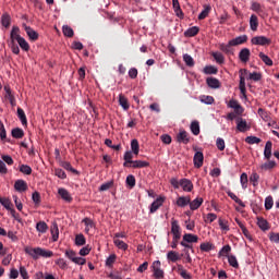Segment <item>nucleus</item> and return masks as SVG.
I'll list each match as a JSON object with an SVG mask.
<instances>
[{"label":"nucleus","mask_w":279,"mask_h":279,"mask_svg":"<svg viewBox=\"0 0 279 279\" xmlns=\"http://www.w3.org/2000/svg\"><path fill=\"white\" fill-rule=\"evenodd\" d=\"M24 252H25V254H28V256H32V258H34V260H38V258H40V256L43 258H51V256H53V252L47 251L41 247L33 248V247L26 246Z\"/></svg>","instance_id":"1"},{"label":"nucleus","mask_w":279,"mask_h":279,"mask_svg":"<svg viewBox=\"0 0 279 279\" xmlns=\"http://www.w3.org/2000/svg\"><path fill=\"white\" fill-rule=\"evenodd\" d=\"M170 184L173 189H180L181 186L185 193H191L193 191V182L189 179H181L179 181L178 179L172 178Z\"/></svg>","instance_id":"2"},{"label":"nucleus","mask_w":279,"mask_h":279,"mask_svg":"<svg viewBox=\"0 0 279 279\" xmlns=\"http://www.w3.org/2000/svg\"><path fill=\"white\" fill-rule=\"evenodd\" d=\"M65 256L72 260V263H75V265H86V258L77 257V253L73 250L65 251Z\"/></svg>","instance_id":"3"},{"label":"nucleus","mask_w":279,"mask_h":279,"mask_svg":"<svg viewBox=\"0 0 279 279\" xmlns=\"http://www.w3.org/2000/svg\"><path fill=\"white\" fill-rule=\"evenodd\" d=\"M162 264L160 260H155L151 265L153 274L155 279L165 278V270H162Z\"/></svg>","instance_id":"4"},{"label":"nucleus","mask_w":279,"mask_h":279,"mask_svg":"<svg viewBox=\"0 0 279 279\" xmlns=\"http://www.w3.org/2000/svg\"><path fill=\"white\" fill-rule=\"evenodd\" d=\"M252 45H259L260 47H266L271 45V39L265 36H255L251 39Z\"/></svg>","instance_id":"5"},{"label":"nucleus","mask_w":279,"mask_h":279,"mask_svg":"<svg viewBox=\"0 0 279 279\" xmlns=\"http://www.w3.org/2000/svg\"><path fill=\"white\" fill-rule=\"evenodd\" d=\"M193 162L196 169H202V167H204V153L196 151L194 155Z\"/></svg>","instance_id":"6"},{"label":"nucleus","mask_w":279,"mask_h":279,"mask_svg":"<svg viewBox=\"0 0 279 279\" xmlns=\"http://www.w3.org/2000/svg\"><path fill=\"white\" fill-rule=\"evenodd\" d=\"M21 38V28H19V26H13L10 34V43H19Z\"/></svg>","instance_id":"7"},{"label":"nucleus","mask_w":279,"mask_h":279,"mask_svg":"<svg viewBox=\"0 0 279 279\" xmlns=\"http://www.w3.org/2000/svg\"><path fill=\"white\" fill-rule=\"evenodd\" d=\"M250 130V125H247V121L243 118L236 119V131L238 132H247Z\"/></svg>","instance_id":"8"},{"label":"nucleus","mask_w":279,"mask_h":279,"mask_svg":"<svg viewBox=\"0 0 279 279\" xmlns=\"http://www.w3.org/2000/svg\"><path fill=\"white\" fill-rule=\"evenodd\" d=\"M4 90L5 99H8L12 108H14V106H16V98L14 97V94H12V89L10 88V86H4Z\"/></svg>","instance_id":"9"},{"label":"nucleus","mask_w":279,"mask_h":279,"mask_svg":"<svg viewBox=\"0 0 279 279\" xmlns=\"http://www.w3.org/2000/svg\"><path fill=\"white\" fill-rule=\"evenodd\" d=\"M178 143H183V145H189L191 143V138L189 137V133L186 131H181L177 135Z\"/></svg>","instance_id":"10"},{"label":"nucleus","mask_w":279,"mask_h":279,"mask_svg":"<svg viewBox=\"0 0 279 279\" xmlns=\"http://www.w3.org/2000/svg\"><path fill=\"white\" fill-rule=\"evenodd\" d=\"M171 233L175 239H181L182 232L180 231V225L178 223V220H172L171 222Z\"/></svg>","instance_id":"11"},{"label":"nucleus","mask_w":279,"mask_h":279,"mask_svg":"<svg viewBox=\"0 0 279 279\" xmlns=\"http://www.w3.org/2000/svg\"><path fill=\"white\" fill-rule=\"evenodd\" d=\"M58 194L60 195L61 198H63L64 202H68V204H71L73 202V197L71 196V193L66 191V189H59Z\"/></svg>","instance_id":"12"},{"label":"nucleus","mask_w":279,"mask_h":279,"mask_svg":"<svg viewBox=\"0 0 279 279\" xmlns=\"http://www.w3.org/2000/svg\"><path fill=\"white\" fill-rule=\"evenodd\" d=\"M162 204H165V198L163 197H158L156 201H154L150 205V209L149 213L154 214L158 210V208H160V206H162Z\"/></svg>","instance_id":"13"},{"label":"nucleus","mask_w":279,"mask_h":279,"mask_svg":"<svg viewBox=\"0 0 279 279\" xmlns=\"http://www.w3.org/2000/svg\"><path fill=\"white\" fill-rule=\"evenodd\" d=\"M206 84L209 86V88H221V82L213 76L206 78Z\"/></svg>","instance_id":"14"},{"label":"nucleus","mask_w":279,"mask_h":279,"mask_svg":"<svg viewBox=\"0 0 279 279\" xmlns=\"http://www.w3.org/2000/svg\"><path fill=\"white\" fill-rule=\"evenodd\" d=\"M172 8L179 19H184V12H182L179 0H172Z\"/></svg>","instance_id":"15"},{"label":"nucleus","mask_w":279,"mask_h":279,"mask_svg":"<svg viewBox=\"0 0 279 279\" xmlns=\"http://www.w3.org/2000/svg\"><path fill=\"white\" fill-rule=\"evenodd\" d=\"M232 47H234V45L231 44V40H229L228 44H219L220 51H222L227 56H230V53H233Z\"/></svg>","instance_id":"16"},{"label":"nucleus","mask_w":279,"mask_h":279,"mask_svg":"<svg viewBox=\"0 0 279 279\" xmlns=\"http://www.w3.org/2000/svg\"><path fill=\"white\" fill-rule=\"evenodd\" d=\"M50 232L52 241L56 242L60 238V229L58 228V222H53L50 227Z\"/></svg>","instance_id":"17"},{"label":"nucleus","mask_w":279,"mask_h":279,"mask_svg":"<svg viewBox=\"0 0 279 279\" xmlns=\"http://www.w3.org/2000/svg\"><path fill=\"white\" fill-rule=\"evenodd\" d=\"M177 272L183 279H193V276H191V274H189V271H186V269H184V266L182 265L177 266Z\"/></svg>","instance_id":"18"},{"label":"nucleus","mask_w":279,"mask_h":279,"mask_svg":"<svg viewBox=\"0 0 279 279\" xmlns=\"http://www.w3.org/2000/svg\"><path fill=\"white\" fill-rule=\"evenodd\" d=\"M14 189L15 191H19V193H23L27 190V182H25L24 180H17L14 183Z\"/></svg>","instance_id":"19"},{"label":"nucleus","mask_w":279,"mask_h":279,"mask_svg":"<svg viewBox=\"0 0 279 279\" xmlns=\"http://www.w3.org/2000/svg\"><path fill=\"white\" fill-rule=\"evenodd\" d=\"M228 107L233 108V110H235L236 114H243V107H241L239 105V101L232 99L229 101Z\"/></svg>","instance_id":"20"},{"label":"nucleus","mask_w":279,"mask_h":279,"mask_svg":"<svg viewBox=\"0 0 279 279\" xmlns=\"http://www.w3.org/2000/svg\"><path fill=\"white\" fill-rule=\"evenodd\" d=\"M191 204V197L189 196H180L177 199V206L180 208H184L185 206H189Z\"/></svg>","instance_id":"21"},{"label":"nucleus","mask_w":279,"mask_h":279,"mask_svg":"<svg viewBox=\"0 0 279 279\" xmlns=\"http://www.w3.org/2000/svg\"><path fill=\"white\" fill-rule=\"evenodd\" d=\"M244 43H247V35H241L231 39V45H233V47H238V45H244Z\"/></svg>","instance_id":"22"},{"label":"nucleus","mask_w":279,"mask_h":279,"mask_svg":"<svg viewBox=\"0 0 279 279\" xmlns=\"http://www.w3.org/2000/svg\"><path fill=\"white\" fill-rule=\"evenodd\" d=\"M239 88H240L241 95L244 97V99H247V95H246L247 90L245 88V76H243V73H241V75H240Z\"/></svg>","instance_id":"23"},{"label":"nucleus","mask_w":279,"mask_h":279,"mask_svg":"<svg viewBox=\"0 0 279 279\" xmlns=\"http://www.w3.org/2000/svg\"><path fill=\"white\" fill-rule=\"evenodd\" d=\"M250 56H251V52H250L248 48H243L239 53V58H240L241 62H248Z\"/></svg>","instance_id":"24"},{"label":"nucleus","mask_w":279,"mask_h":279,"mask_svg":"<svg viewBox=\"0 0 279 279\" xmlns=\"http://www.w3.org/2000/svg\"><path fill=\"white\" fill-rule=\"evenodd\" d=\"M250 27L252 32H257L258 31V16L256 14H252L250 17Z\"/></svg>","instance_id":"25"},{"label":"nucleus","mask_w":279,"mask_h":279,"mask_svg":"<svg viewBox=\"0 0 279 279\" xmlns=\"http://www.w3.org/2000/svg\"><path fill=\"white\" fill-rule=\"evenodd\" d=\"M272 147H274V144L271 143V141L266 142L265 149H264V157L266 158V160H270Z\"/></svg>","instance_id":"26"},{"label":"nucleus","mask_w":279,"mask_h":279,"mask_svg":"<svg viewBox=\"0 0 279 279\" xmlns=\"http://www.w3.org/2000/svg\"><path fill=\"white\" fill-rule=\"evenodd\" d=\"M130 167H132V169H145V167H149V162L143 160H135L132 161Z\"/></svg>","instance_id":"27"},{"label":"nucleus","mask_w":279,"mask_h":279,"mask_svg":"<svg viewBox=\"0 0 279 279\" xmlns=\"http://www.w3.org/2000/svg\"><path fill=\"white\" fill-rule=\"evenodd\" d=\"M199 34V27L193 26L190 27L187 31L184 32V36L186 38H193V36H197Z\"/></svg>","instance_id":"28"},{"label":"nucleus","mask_w":279,"mask_h":279,"mask_svg":"<svg viewBox=\"0 0 279 279\" xmlns=\"http://www.w3.org/2000/svg\"><path fill=\"white\" fill-rule=\"evenodd\" d=\"M202 204H204V198H202V197H197L192 202H191V198H190V208L192 210H197V208H199V206H202Z\"/></svg>","instance_id":"29"},{"label":"nucleus","mask_w":279,"mask_h":279,"mask_svg":"<svg viewBox=\"0 0 279 279\" xmlns=\"http://www.w3.org/2000/svg\"><path fill=\"white\" fill-rule=\"evenodd\" d=\"M203 73H205V75H217V73H219V70L215 65H206L203 69Z\"/></svg>","instance_id":"30"},{"label":"nucleus","mask_w":279,"mask_h":279,"mask_svg":"<svg viewBox=\"0 0 279 279\" xmlns=\"http://www.w3.org/2000/svg\"><path fill=\"white\" fill-rule=\"evenodd\" d=\"M25 32H26L28 38H31L33 41L38 40V33L36 31H34V28H32L29 26H25Z\"/></svg>","instance_id":"31"},{"label":"nucleus","mask_w":279,"mask_h":279,"mask_svg":"<svg viewBox=\"0 0 279 279\" xmlns=\"http://www.w3.org/2000/svg\"><path fill=\"white\" fill-rule=\"evenodd\" d=\"M167 258L168 260H171V263H178V260H180L182 256H180V254L175 251H170L167 254Z\"/></svg>","instance_id":"32"},{"label":"nucleus","mask_w":279,"mask_h":279,"mask_svg":"<svg viewBox=\"0 0 279 279\" xmlns=\"http://www.w3.org/2000/svg\"><path fill=\"white\" fill-rule=\"evenodd\" d=\"M183 241H185L186 243H197V241H199V238L193 233H185L183 235Z\"/></svg>","instance_id":"33"},{"label":"nucleus","mask_w":279,"mask_h":279,"mask_svg":"<svg viewBox=\"0 0 279 279\" xmlns=\"http://www.w3.org/2000/svg\"><path fill=\"white\" fill-rule=\"evenodd\" d=\"M119 104L123 110H130V102H128V98L123 94L119 95Z\"/></svg>","instance_id":"34"},{"label":"nucleus","mask_w":279,"mask_h":279,"mask_svg":"<svg viewBox=\"0 0 279 279\" xmlns=\"http://www.w3.org/2000/svg\"><path fill=\"white\" fill-rule=\"evenodd\" d=\"M17 117L22 125H27V116H25V111L21 107L17 108Z\"/></svg>","instance_id":"35"},{"label":"nucleus","mask_w":279,"mask_h":279,"mask_svg":"<svg viewBox=\"0 0 279 279\" xmlns=\"http://www.w3.org/2000/svg\"><path fill=\"white\" fill-rule=\"evenodd\" d=\"M11 135L13 138H23L25 136V132L21 128H15L11 131Z\"/></svg>","instance_id":"36"},{"label":"nucleus","mask_w":279,"mask_h":279,"mask_svg":"<svg viewBox=\"0 0 279 279\" xmlns=\"http://www.w3.org/2000/svg\"><path fill=\"white\" fill-rule=\"evenodd\" d=\"M36 230H37V232L45 234V232H47V230H49V226H47V222H45V221H39L36 225Z\"/></svg>","instance_id":"37"},{"label":"nucleus","mask_w":279,"mask_h":279,"mask_svg":"<svg viewBox=\"0 0 279 279\" xmlns=\"http://www.w3.org/2000/svg\"><path fill=\"white\" fill-rule=\"evenodd\" d=\"M227 195L233 199V202H235V204H239V206H241L242 208H245V203H243V201H241V198L236 197V194H234L233 192L229 191L227 192Z\"/></svg>","instance_id":"38"},{"label":"nucleus","mask_w":279,"mask_h":279,"mask_svg":"<svg viewBox=\"0 0 279 279\" xmlns=\"http://www.w3.org/2000/svg\"><path fill=\"white\" fill-rule=\"evenodd\" d=\"M257 226L260 228L264 232L269 230V222L265 220V218H257Z\"/></svg>","instance_id":"39"},{"label":"nucleus","mask_w":279,"mask_h":279,"mask_svg":"<svg viewBox=\"0 0 279 279\" xmlns=\"http://www.w3.org/2000/svg\"><path fill=\"white\" fill-rule=\"evenodd\" d=\"M131 149L135 156H138V151H141V145L138 144V140L131 141Z\"/></svg>","instance_id":"40"},{"label":"nucleus","mask_w":279,"mask_h":279,"mask_svg":"<svg viewBox=\"0 0 279 279\" xmlns=\"http://www.w3.org/2000/svg\"><path fill=\"white\" fill-rule=\"evenodd\" d=\"M210 10H213L210 5H205L204 10L198 14V21H204L210 14Z\"/></svg>","instance_id":"41"},{"label":"nucleus","mask_w":279,"mask_h":279,"mask_svg":"<svg viewBox=\"0 0 279 279\" xmlns=\"http://www.w3.org/2000/svg\"><path fill=\"white\" fill-rule=\"evenodd\" d=\"M259 58L267 66H274V61L265 52H259Z\"/></svg>","instance_id":"42"},{"label":"nucleus","mask_w":279,"mask_h":279,"mask_svg":"<svg viewBox=\"0 0 279 279\" xmlns=\"http://www.w3.org/2000/svg\"><path fill=\"white\" fill-rule=\"evenodd\" d=\"M0 204L7 209V210H13L12 208V202L7 197H0Z\"/></svg>","instance_id":"43"},{"label":"nucleus","mask_w":279,"mask_h":279,"mask_svg":"<svg viewBox=\"0 0 279 279\" xmlns=\"http://www.w3.org/2000/svg\"><path fill=\"white\" fill-rule=\"evenodd\" d=\"M62 33L64 36H66V38H73L74 36V32H73V28H71V26L69 25H63L62 26Z\"/></svg>","instance_id":"44"},{"label":"nucleus","mask_w":279,"mask_h":279,"mask_svg":"<svg viewBox=\"0 0 279 279\" xmlns=\"http://www.w3.org/2000/svg\"><path fill=\"white\" fill-rule=\"evenodd\" d=\"M133 158H134V155L132 154V151H126L124 154L125 162L123 163V167H130V165H132V162H134V160H132Z\"/></svg>","instance_id":"45"},{"label":"nucleus","mask_w":279,"mask_h":279,"mask_svg":"<svg viewBox=\"0 0 279 279\" xmlns=\"http://www.w3.org/2000/svg\"><path fill=\"white\" fill-rule=\"evenodd\" d=\"M213 58L216 60L217 64H223L226 62V57L221 52H213Z\"/></svg>","instance_id":"46"},{"label":"nucleus","mask_w":279,"mask_h":279,"mask_svg":"<svg viewBox=\"0 0 279 279\" xmlns=\"http://www.w3.org/2000/svg\"><path fill=\"white\" fill-rule=\"evenodd\" d=\"M113 243L118 250H123V252L128 250V243L123 242L122 240L113 239Z\"/></svg>","instance_id":"47"},{"label":"nucleus","mask_w":279,"mask_h":279,"mask_svg":"<svg viewBox=\"0 0 279 279\" xmlns=\"http://www.w3.org/2000/svg\"><path fill=\"white\" fill-rule=\"evenodd\" d=\"M75 245H77L78 247H82V245H86V238L84 236V234H76Z\"/></svg>","instance_id":"48"},{"label":"nucleus","mask_w":279,"mask_h":279,"mask_svg":"<svg viewBox=\"0 0 279 279\" xmlns=\"http://www.w3.org/2000/svg\"><path fill=\"white\" fill-rule=\"evenodd\" d=\"M61 167L63 169H65L66 171H71V173H75V175L80 174V172L77 170H75V168H73V166H71V162H69V161L62 162Z\"/></svg>","instance_id":"49"},{"label":"nucleus","mask_w":279,"mask_h":279,"mask_svg":"<svg viewBox=\"0 0 279 279\" xmlns=\"http://www.w3.org/2000/svg\"><path fill=\"white\" fill-rule=\"evenodd\" d=\"M191 132L194 134V136H199V122L193 121L191 123Z\"/></svg>","instance_id":"50"},{"label":"nucleus","mask_w":279,"mask_h":279,"mask_svg":"<svg viewBox=\"0 0 279 279\" xmlns=\"http://www.w3.org/2000/svg\"><path fill=\"white\" fill-rule=\"evenodd\" d=\"M228 263L234 269H239V260H236V256L228 255Z\"/></svg>","instance_id":"51"},{"label":"nucleus","mask_w":279,"mask_h":279,"mask_svg":"<svg viewBox=\"0 0 279 279\" xmlns=\"http://www.w3.org/2000/svg\"><path fill=\"white\" fill-rule=\"evenodd\" d=\"M183 61L185 62L186 66H195V60L189 53L183 54Z\"/></svg>","instance_id":"52"},{"label":"nucleus","mask_w":279,"mask_h":279,"mask_svg":"<svg viewBox=\"0 0 279 279\" xmlns=\"http://www.w3.org/2000/svg\"><path fill=\"white\" fill-rule=\"evenodd\" d=\"M257 114H259V117H260V119H263V121H269L271 119V117L269 116V112H267L263 108L258 109Z\"/></svg>","instance_id":"53"},{"label":"nucleus","mask_w":279,"mask_h":279,"mask_svg":"<svg viewBox=\"0 0 279 279\" xmlns=\"http://www.w3.org/2000/svg\"><path fill=\"white\" fill-rule=\"evenodd\" d=\"M218 223L221 230H223L225 232H230V226L228 225V220L219 218Z\"/></svg>","instance_id":"54"},{"label":"nucleus","mask_w":279,"mask_h":279,"mask_svg":"<svg viewBox=\"0 0 279 279\" xmlns=\"http://www.w3.org/2000/svg\"><path fill=\"white\" fill-rule=\"evenodd\" d=\"M126 185L130 189H134L136 186V178L133 174L126 177Z\"/></svg>","instance_id":"55"},{"label":"nucleus","mask_w":279,"mask_h":279,"mask_svg":"<svg viewBox=\"0 0 279 279\" xmlns=\"http://www.w3.org/2000/svg\"><path fill=\"white\" fill-rule=\"evenodd\" d=\"M251 10L253 12H256V14H260V12H263V7L260 5V3L253 1L251 3Z\"/></svg>","instance_id":"56"},{"label":"nucleus","mask_w":279,"mask_h":279,"mask_svg":"<svg viewBox=\"0 0 279 279\" xmlns=\"http://www.w3.org/2000/svg\"><path fill=\"white\" fill-rule=\"evenodd\" d=\"M260 138L256 137V136H247L245 138V143H247L248 145H258V143H260Z\"/></svg>","instance_id":"57"},{"label":"nucleus","mask_w":279,"mask_h":279,"mask_svg":"<svg viewBox=\"0 0 279 279\" xmlns=\"http://www.w3.org/2000/svg\"><path fill=\"white\" fill-rule=\"evenodd\" d=\"M201 101H202V104L211 106V104H215V98L213 96H201Z\"/></svg>","instance_id":"58"},{"label":"nucleus","mask_w":279,"mask_h":279,"mask_svg":"<svg viewBox=\"0 0 279 279\" xmlns=\"http://www.w3.org/2000/svg\"><path fill=\"white\" fill-rule=\"evenodd\" d=\"M19 46L21 47V49H23V51H29V44L27 43V40H25V38H21L17 41Z\"/></svg>","instance_id":"59"},{"label":"nucleus","mask_w":279,"mask_h":279,"mask_svg":"<svg viewBox=\"0 0 279 279\" xmlns=\"http://www.w3.org/2000/svg\"><path fill=\"white\" fill-rule=\"evenodd\" d=\"M21 173H24V175H32V167L28 165H21L20 166Z\"/></svg>","instance_id":"60"},{"label":"nucleus","mask_w":279,"mask_h":279,"mask_svg":"<svg viewBox=\"0 0 279 279\" xmlns=\"http://www.w3.org/2000/svg\"><path fill=\"white\" fill-rule=\"evenodd\" d=\"M274 167H276V161H271V160L262 165V169L264 171H269V169H274Z\"/></svg>","instance_id":"61"},{"label":"nucleus","mask_w":279,"mask_h":279,"mask_svg":"<svg viewBox=\"0 0 279 279\" xmlns=\"http://www.w3.org/2000/svg\"><path fill=\"white\" fill-rule=\"evenodd\" d=\"M199 248L201 252H210V250H213V244L210 242L202 243Z\"/></svg>","instance_id":"62"},{"label":"nucleus","mask_w":279,"mask_h":279,"mask_svg":"<svg viewBox=\"0 0 279 279\" xmlns=\"http://www.w3.org/2000/svg\"><path fill=\"white\" fill-rule=\"evenodd\" d=\"M242 189H247V173L243 172L240 177Z\"/></svg>","instance_id":"63"},{"label":"nucleus","mask_w":279,"mask_h":279,"mask_svg":"<svg viewBox=\"0 0 279 279\" xmlns=\"http://www.w3.org/2000/svg\"><path fill=\"white\" fill-rule=\"evenodd\" d=\"M269 241H271V243H279V232H270L269 233Z\"/></svg>","instance_id":"64"}]
</instances>
